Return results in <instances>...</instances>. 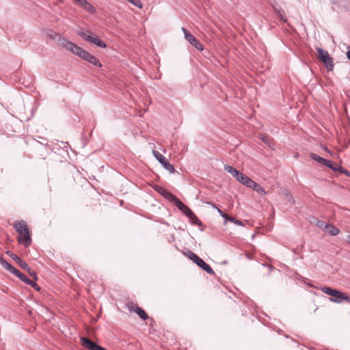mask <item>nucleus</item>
I'll return each mask as SVG.
<instances>
[{"label": "nucleus", "mask_w": 350, "mask_h": 350, "mask_svg": "<svg viewBox=\"0 0 350 350\" xmlns=\"http://www.w3.org/2000/svg\"><path fill=\"white\" fill-rule=\"evenodd\" d=\"M13 226L19 234L17 238L18 243L25 247H29L31 243V239L27 222L24 220L15 221L13 224Z\"/></svg>", "instance_id": "1"}, {"label": "nucleus", "mask_w": 350, "mask_h": 350, "mask_svg": "<svg viewBox=\"0 0 350 350\" xmlns=\"http://www.w3.org/2000/svg\"><path fill=\"white\" fill-rule=\"evenodd\" d=\"M59 42L62 47L65 48L68 51L72 53L81 58H82L85 51V50L83 49L81 47L77 46L75 43L68 40L64 37H60L59 39Z\"/></svg>", "instance_id": "2"}, {"label": "nucleus", "mask_w": 350, "mask_h": 350, "mask_svg": "<svg viewBox=\"0 0 350 350\" xmlns=\"http://www.w3.org/2000/svg\"><path fill=\"white\" fill-rule=\"evenodd\" d=\"M319 59L323 63L327 71H332L334 69L333 59L330 57L327 51H324L321 48H317Z\"/></svg>", "instance_id": "3"}, {"label": "nucleus", "mask_w": 350, "mask_h": 350, "mask_svg": "<svg viewBox=\"0 0 350 350\" xmlns=\"http://www.w3.org/2000/svg\"><path fill=\"white\" fill-rule=\"evenodd\" d=\"M78 35L80 36L84 40L91 44H94L100 48L104 49L106 47V44L98 38L92 36L91 31H81L78 33Z\"/></svg>", "instance_id": "4"}, {"label": "nucleus", "mask_w": 350, "mask_h": 350, "mask_svg": "<svg viewBox=\"0 0 350 350\" xmlns=\"http://www.w3.org/2000/svg\"><path fill=\"white\" fill-rule=\"evenodd\" d=\"M322 292H323L325 294L329 295L334 298H331L330 300L333 302L339 303L341 301L338 300L337 298L341 299V300H349V297L345 296V294L336 289H333L330 287H323L321 289Z\"/></svg>", "instance_id": "5"}, {"label": "nucleus", "mask_w": 350, "mask_h": 350, "mask_svg": "<svg viewBox=\"0 0 350 350\" xmlns=\"http://www.w3.org/2000/svg\"><path fill=\"white\" fill-rule=\"evenodd\" d=\"M152 154L157 160L163 165V167L167 170L170 173L173 174L175 172L174 166L170 164L165 158L163 154L159 152L157 150H153Z\"/></svg>", "instance_id": "6"}, {"label": "nucleus", "mask_w": 350, "mask_h": 350, "mask_svg": "<svg viewBox=\"0 0 350 350\" xmlns=\"http://www.w3.org/2000/svg\"><path fill=\"white\" fill-rule=\"evenodd\" d=\"M185 39L198 50L202 51L203 45L186 29L183 28Z\"/></svg>", "instance_id": "7"}, {"label": "nucleus", "mask_w": 350, "mask_h": 350, "mask_svg": "<svg viewBox=\"0 0 350 350\" xmlns=\"http://www.w3.org/2000/svg\"><path fill=\"white\" fill-rule=\"evenodd\" d=\"M81 341L82 345L89 350H106L105 348L98 345L96 343L87 338L81 337Z\"/></svg>", "instance_id": "8"}, {"label": "nucleus", "mask_w": 350, "mask_h": 350, "mask_svg": "<svg viewBox=\"0 0 350 350\" xmlns=\"http://www.w3.org/2000/svg\"><path fill=\"white\" fill-rule=\"evenodd\" d=\"M82 59L88 62L89 63H90L91 64L97 68H100L102 66V64L100 62V61L94 55L90 54L87 51H85L82 57Z\"/></svg>", "instance_id": "9"}, {"label": "nucleus", "mask_w": 350, "mask_h": 350, "mask_svg": "<svg viewBox=\"0 0 350 350\" xmlns=\"http://www.w3.org/2000/svg\"><path fill=\"white\" fill-rule=\"evenodd\" d=\"M154 189L170 202H172L176 197L161 186L155 185Z\"/></svg>", "instance_id": "10"}, {"label": "nucleus", "mask_w": 350, "mask_h": 350, "mask_svg": "<svg viewBox=\"0 0 350 350\" xmlns=\"http://www.w3.org/2000/svg\"><path fill=\"white\" fill-rule=\"evenodd\" d=\"M6 254L10 257L12 258L14 260H15L18 264V265L23 268V269L25 270H29V265L28 264L23 261L21 258H19L17 255L14 254L11 251H7L6 252Z\"/></svg>", "instance_id": "11"}, {"label": "nucleus", "mask_w": 350, "mask_h": 350, "mask_svg": "<svg viewBox=\"0 0 350 350\" xmlns=\"http://www.w3.org/2000/svg\"><path fill=\"white\" fill-rule=\"evenodd\" d=\"M270 4L273 11L275 12V14H277L280 19L284 23H287V18L285 17L284 12L282 11V8L278 5L275 1L271 2Z\"/></svg>", "instance_id": "12"}, {"label": "nucleus", "mask_w": 350, "mask_h": 350, "mask_svg": "<svg viewBox=\"0 0 350 350\" xmlns=\"http://www.w3.org/2000/svg\"><path fill=\"white\" fill-rule=\"evenodd\" d=\"M237 180L249 188L252 187V184H253L254 182V180H252L250 177L241 172L239 175L238 178H237Z\"/></svg>", "instance_id": "13"}, {"label": "nucleus", "mask_w": 350, "mask_h": 350, "mask_svg": "<svg viewBox=\"0 0 350 350\" xmlns=\"http://www.w3.org/2000/svg\"><path fill=\"white\" fill-rule=\"evenodd\" d=\"M198 266H199L201 269H202L206 273L215 275V273L213 269L209 265L205 262L202 258H200L198 262L196 263Z\"/></svg>", "instance_id": "14"}, {"label": "nucleus", "mask_w": 350, "mask_h": 350, "mask_svg": "<svg viewBox=\"0 0 350 350\" xmlns=\"http://www.w3.org/2000/svg\"><path fill=\"white\" fill-rule=\"evenodd\" d=\"M0 263L1 266L5 269L7 271H10L12 274H15L17 273V269L11 265L8 262L4 260L2 257L0 256Z\"/></svg>", "instance_id": "15"}, {"label": "nucleus", "mask_w": 350, "mask_h": 350, "mask_svg": "<svg viewBox=\"0 0 350 350\" xmlns=\"http://www.w3.org/2000/svg\"><path fill=\"white\" fill-rule=\"evenodd\" d=\"M172 202H174L176 207L183 213H185L186 211H189V207L183 203L182 201L177 197L174 199Z\"/></svg>", "instance_id": "16"}, {"label": "nucleus", "mask_w": 350, "mask_h": 350, "mask_svg": "<svg viewBox=\"0 0 350 350\" xmlns=\"http://www.w3.org/2000/svg\"><path fill=\"white\" fill-rule=\"evenodd\" d=\"M258 137L268 146L271 147V146L273 145V139H271L265 133H259Z\"/></svg>", "instance_id": "17"}, {"label": "nucleus", "mask_w": 350, "mask_h": 350, "mask_svg": "<svg viewBox=\"0 0 350 350\" xmlns=\"http://www.w3.org/2000/svg\"><path fill=\"white\" fill-rule=\"evenodd\" d=\"M224 170L230 173L234 178L237 179L238 178L239 175L240 174V172L232 167L229 165H224Z\"/></svg>", "instance_id": "18"}, {"label": "nucleus", "mask_w": 350, "mask_h": 350, "mask_svg": "<svg viewBox=\"0 0 350 350\" xmlns=\"http://www.w3.org/2000/svg\"><path fill=\"white\" fill-rule=\"evenodd\" d=\"M250 188L253 189V190L261 195H265L267 193L265 189L254 181L253 182V184H252V187Z\"/></svg>", "instance_id": "19"}, {"label": "nucleus", "mask_w": 350, "mask_h": 350, "mask_svg": "<svg viewBox=\"0 0 350 350\" xmlns=\"http://www.w3.org/2000/svg\"><path fill=\"white\" fill-rule=\"evenodd\" d=\"M325 231L328 232L332 236H336L340 232V230L332 224H329Z\"/></svg>", "instance_id": "20"}, {"label": "nucleus", "mask_w": 350, "mask_h": 350, "mask_svg": "<svg viewBox=\"0 0 350 350\" xmlns=\"http://www.w3.org/2000/svg\"><path fill=\"white\" fill-rule=\"evenodd\" d=\"M134 311L139 315V317H141L144 320L147 319L148 317L146 312L139 307H136Z\"/></svg>", "instance_id": "21"}, {"label": "nucleus", "mask_w": 350, "mask_h": 350, "mask_svg": "<svg viewBox=\"0 0 350 350\" xmlns=\"http://www.w3.org/2000/svg\"><path fill=\"white\" fill-rule=\"evenodd\" d=\"M14 275L17 276L18 278H20L25 284H30L31 280L29 279L25 274L22 273L18 270H17V273H16Z\"/></svg>", "instance_id": "22"}, {"label": "nucleus", "mask_w": 350, "mask_h": 350, "mask_svg": "<svg viewBox=\"0 0 350 350\" xmlns=\"http://www.w3.org/2000/svg\"><path fill=\"white\" fill-rule=\"evenodd\" d=\"M79 3L86 10L92 11L93 7L86 0H78Z\"/></svg>", "instance_id": "23"}, {"label": "nucleus", "mask_w": 350, "mask_h": 350, "mask_svg": "<svg viewBox=\"0 0 350 350\" xmlns=\"http://www.w3.org/2000/svg\"><path fill=\"white\" fill-rule=\"evenodd\" d=\"M187 256L194 263L198 262V261L201 258L198 256H197L195 253L192 252L191 251H188Z\"/></svg>", "instance_id": "24"}, {"label": "nucleus", "mask_w": 350, "mask_h": 350, "mask_svg": "<svg viewBox=\"0 0 350 350\" xmlns=\"http://www.w3.org/2000/svg\"><path fill=\"white\" fill-rule=\"evenodd\" d=\"M222 217L237 225H239V226L242 225V222L241 221L235 219L234 217H230L226 214L222 215Z\"/></svg>", "instance_id": "25"}, {"label": "nucleus", "mask_w": 350, "mask_h": 350, "mask_svg": "<svg viewBox=\"0 0 350 350\" xmlns=\"http://www.w3.org/2000/svg\"><path fill=\"white\" fill-rule=\"evenodd\" d=\"M189 219L193 224L200 226L202 224L200 219L196 217V215L194 214V213H192V215H190L189 217Z\"/></svg>", "instance_id": "26"}, {"label": "nucleus", "mask_w": 350, "mask_h": 350, "mask_svg": "<svg viewBox=\"0 0 350 350\" xmlns=\"http://www.w3.org/2000/svg\"><path fill=\"white\" fill-rule=\"evenodd\" d=\"M329 224H326L323 221H318L317 222V226L323 230H325L326 228H327Z\"/></svg>", "instance_id": "27"}, {"label": "nucleus", "mask_w": 350, "mask_h": 350, "mask_svg": "<svg viewBox=\"0 0 350 350\" xmlns=\"http://www.w3.org/2000/svg\"><path fill=\"white\" fill-rule=\"evenodd\" d=\"M127 1L139 8H142V7H143V4H142L141 0H127Z\"/></svg>", "instance_id": "28"}, {"label": "nucleus", "mask_w": 350, "mask_h": 350, "mask_svg": "<svg viewBox=\"0 0 350 350\" xmlns=\"http://www.w3.org/2000/svg\"><path fill=\"white\" fill-rule=\"evenodd\" d=\"M310 157H311V159H312L313 160L320 163V161L322 159L323 157L317 155V154L315 153H310Z\"/></svg>", "instance_id": "29"}, {"label": "nucleus", "mask_w": 350, "mask_h": 350, "mask_svg": "<svg viewBox=\"0 0 350 350\" xmlns=\"http://www.w3.org/2000/svg\"><path fill=\"white\" fill-rule=\"evenodd\" d=\"M338 170H339L341 173L345 174L347 176L350 177V172L348 170L344 169L343 167L338 166Z\"/></svg>", "instance_id": "30"}, {"label": "nucleus", "mask_w": 350, "mask_h": 350, "mask_svg": "<svg viewBox=\"0 0 350 350\" xmlns=\"http://www.w3.org/2000/svg\"><path fill=\"white\" fill-rule=\"evenodd\" d=\"M29 275L33 278L34 280H38V277L36 273L34 271H32L31 269L29 267V270H27Z\"/></svg>", "instance_id": "31"}, {"label": "nucleus", "mask_w": 350, "mask_h": 350, "mask_svg": "<svg viewBox=\"0 0 350 350\" xmlns=\"http://www.w3.org/2000/svg\"><path fill=\"white\" fill-rule=\"evenodd\" d=\"M325 166L333 170L334 171H338V167H334V165L332 164V161H330L329 160H328V163H327Z\"/></svg>", "instance_id": "32"}, {"label": "nucleus", "mask_w": 350, "mask_h": 350, "mask_svg": "<svg viewBox=\"0 0 350 350\" xmlns=\"http://www.w3.org/2000/svg\"><path fill=\"white\" fill-rule=\"evenodd\" d=\"M28 285H30L31 287L35 288L37 291H40V288L38 286V284L34 282L31 280L30 284H28Z\"/></svg>", "instance_id": "33"}, {"label": "nucleus", "mask_w": 350, "mask_h": 350, "mask_svg": "<svg viewBox=\"0 0 350 350\" xmlns=\"http://www.w3.org/2000/svg\"><path fill=\"white\" fill-rule=\"evenodd\" d=\"M48 36L49 37H51V38L55 39L56 38V36L58 35L53 31H51L50 33H48Z\"/></svg>", "instance_id": "34"}, {"label": "nucleus", "mask_w": 350, "mask_h": 350, "mask_svg": "<svg viewBox=\"0 0 350 350\" xmlns=\"http://www.w3.org/2000/svg\"><path fill=\"white\" fill-rule=\"evenodd\" d=\"M193 212L189 208V211H186L184 214L189 217L190 215H192Z\"/></svg>", "instance_id": "35"}, {"label": "nucleus", "mask_w": 350, "mask_h": 350, "mask_svg": "<svg viewBox=\"0 0 350 350\" xmlns=\"http://www.w3.org/2000/svg\"><path fill=\"white\" fill-rule=\"evenodd\" d=\"M327 163H328V160L324 159V158H322V159L320 161V163L321 164L323 165H326Z\"/></svg>", "instance_id": "36"}, {"label": "nucleus", "mask_w": 350, "mask_h": 350, "mask_svg": "<svg viewBox=\"0 0 350 350\" xmlns=\"http://www.w3.org/2000/svg\"><path fill=\"white\" fill-rule=\"evenodd\" d=\"M347 58L350 60V51H348L346 53Z\"/></svg>", "instance_id": "37"}, {"label": "nucleus", "mask_w": 350, "mask_h": 350, "mask_svg": "<svg viewBox=\"0 0 350 350\" xmlns=\"http://www.w3.org/2000/svg\"><path fill=\"white\" fill-rule=\"evenodd\" d=\"M347 241L350 244V234L347 237Z\"/></svg>", "instance_id": "38"}, {"label": "nucleus", "mask_w": 350, "mask_h": 350, "mask_svg": "<svg viewBox=\"0 0 350 350\" xmlns=\"http://www.w3.org/2000/svg\"><path fill=\"white\" fill-rule=\"evenodd\" d=\"M338 139L339 142H340L342 140V137L340 135H338Z\"/></svg>", "instance_id": "39"}, {"label": "nucleus", "mask_w": 350, "mask_h": 350, "mask_svg": "<svg viewBox=\"0 0 350 350\" xmlns=\"http://www.w3.org/2000/svg\"><path fill=\"white\" fill-rule=\"evenodd\" d=\"M218 211L219 213L222 215H224V213H222V211L220 210V209H218Z\"/></svg>", "instance_id": "40"}]
</instances>
